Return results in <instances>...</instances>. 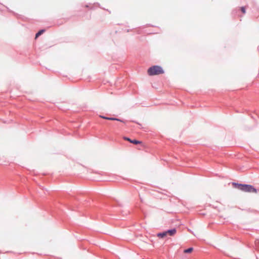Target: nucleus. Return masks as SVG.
Instances as JSON below:
<instances>
[{"mask_svg":"<svg viewBox=\"0 0 259 259\" xmlns=\"http://www.w3.org/2000/svg\"><path fill=\"white\" fill-rule=\"evenodd\" d=\"M232 185L235 188L245 192L254 193H257V190L255 188H254L253 186L250 185L241 184L236 183H233Z\"/></svg>","mask_w":259,"mask_h":259,"instance_id":"obj_1","label":"nucleus"},{"mask_svg":"<svg viewBox=\"0 0 259 259\" xmlns=\"http://www.w3.org/2000/svg\"><path fill=\"white\" fill-rule=\"evenodd\" d=\"M100 117L102 118L105 119H106V117H107L102 116V115H100Z\"/></svg>","mask_w":259,"mask_h":259,"instance_id":"obj_11","label":"nucleus"},{"mask_svg":"<svg viewBox=\"0 0 259 259\" xmlns=\"http://www.w3.org/2000/svg\"><path fill=\"white\" fill-rule=\"evenodd\" d=\"M166 235H168L169 236H174L177 232V230L176 229H173L172 230H169L167 231H165Z\"/></svg>","mask_w":259,"mask_h":259,"instance_id":"obj_3","label":"nucleus"},{"mask_svg":"<svg viewBox=\"0 0 259 259\" xmlns=\"http://www.w3.org/2000/svg\"><path fill=\"white\" fill-rule=\"evenodd\" d=\"M123 139H124V140H125L126 141H129L130 143H131V141H132V140H131V139L128 138H127V137H124Z\"/></svg>","mask_w":259,"mask_h":259,"instance_id":"obj_10","label":"nucleus"},{"mask_svg":"<svg viewBox=\"0 0 259 259\" xmlns=\"http://www.w3.org/2000/svg\"><path fill=\"white\" fill-rule=\"evenodd\" d=\"M131 143H133V144H136V145H137V144H141L142 142L140 141H138V140H132V141H131Z\"/></svg>","mask_w":259,"mask_h":259,"instance_id":"obj_7","label":"nucleus"},{"mask_svg":"<svg viewBox=\"0 0 259 259\" xmlns=\"http://www.w3.org/2000/svg\"><path fill=\"white\" fill-rule=\"evenodd\" d=\"M193 248L192 247L189 248L187 249L184 250V252L185 253H189L192 252Z\"/></svg>","mask_w":259,"mask_h":259,"instance_id":"obj_5","label":"nucleus"},{"mask_svg":"<svg viewBox=\"0 0 259 259\" xmlns=\"http://www.w3.org/2000/svg\"><path fill=\"white\" fill-rule=\"evenodd\" d=\"M164 70L162 67L157 65L153 66L150 67L147 70L148 75L150 76L161 74L164 73Z\"/></svg>","mask_w":259,"mask_h":259,"instance_id":"obj_2","label":"nucleus"},{"mask_svg":"<svg viewBox=\"0 0 259 259\" xmlns=\"http://www.w3.org/2000/svg\"><path fill=\"white\" fill-rule=\"evenodd\" d=\"M45 31L44 30H39L35 35V38H36L37 37H38L39 35H40L41 34H42L44 33V32Z\"/></svg>","mask_w":259,"mask_h":259,"instance_id":"obj_6","label":"nucleus"},{"mask_svg":"<svg viewBox=\"0 0 259 259\" xmlns=\"http://www.w3.org/2000/svg\"><path fill=\"white\" fill-rule=\"evenodd\" d=\"M110 117H107L106 119L110 120Z\"/></svg>","mask_w":259,"mask_h":259,"instance_id":"obj_12","label":"nucleus"},{"mask_svg":"<svg viewBox=\"0 0 259 259\" xmlns=\"http://www.w3.org/2000/svg\"><path fill=\"white\" fill-rule=\"evenodd\" d=\"M241 11L242 12V13L245 14L246 12L245 7H241Z\"/></svg>","mask_w":259,"mask_h":259,"instance_id":"obj_8","label":"nucleus"},{"mask_svg":"<svg viewBox=\"0 0 259 259\" xmlns=\"http://www.w3.org/2000/svg\"><path fill=\"white\" fill-rule=\"evenodd\" d=\"M110 120H117V121H121V120L119 119H117V118H110Z\"/></svg>","mask_w":259,"mask_h":259,"instance_id":"obj_9","label":"nucleus"},{"mask_svg":"<svg viewBox=\"0 0 259 259\" xmlns=\"http://www.w3.org/2000/svg\"><path fill=\"white\" fill-rule=\"evenodd\" d=\"M166 232H163L162 233H158L157 234V236L160 238H163L166 236Z\"/></svg>","mask_w":259,"mask_h":259,"instance_id":"obj_4","label":"nucleus"}]
</instances>
